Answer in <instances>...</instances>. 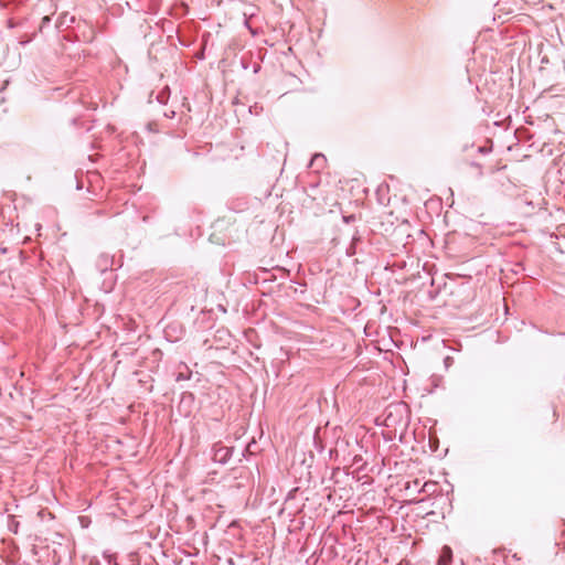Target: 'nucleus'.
I'll use <instances>...</instances> for the list:
<instances>
[{
	"label": "nucleus",
	"mask_w": 565,
	"mask_h": 565,
	"mask_svg": "<svg viewBox=\"0 0 565 565\" xmlns=\"http://www.w3.org/2000/svg\"><path fill=\"white\" fill-rule=\"evenodd\" d=\"M181 7L186 8V6L184 3L178 4V8H181Z\"/></svg>",
	"instance_id": "nucleus-3"
},
{
	"label": "nucleus",
	"mask_w": 565,
	"mask_h": 565,
	"mask_svg": "<svg viewBox=\"0 0 565 565\" xmlns=\"http://www.w3.org/2000/svg\"><path fill=\"white\" fill-rule=\"evenodd\" d=\"M324 157L322 154H316L312 160H311V164H313L315 162L317 161H324Z\"/></svg>",
	"instance_id": "nucleus-2"
},
{
	"label": "nucleus",
	"mask_w": 565,
	"mask_h": 565,
	"mask_svg": "<svg viewBox=\"0 0 565 565\" xmlns=\"http://www.w3.org/2000/svg\"><path fill=\"white\" fill-rule=\"evenodd\" d=\"M181 7L186 8V6L184 3L178 4V8H181Z\"/></svg>",
	"instance_id": "nucleus-4"
},
{
	"label": "nucleus",
	"mask_w": 565,
	"mask_h": 565,
	"mask_svg": "<svg viewBox=\"0 0 565 565\" xmlns=\"http://www.w3.org/2000/svg\"><path fill=\"white\" fill-rule=\"evenodd\" d=\"M183 106H186L188 110H191V107H189L185 103H183Z\"/></svg>",
	"instance_id": "nucleus-5"
},
{
	"label": "nucleus",
	"mask_w": 565,
	"mask_h": 565,
	"mask_svg": "<svg viewBox=\"0 0 565 565\" xmlns=\"http://www.w3.org/2000/svg\"><path fill=\"white\" fill-rule=\"evenodd\" d=\"M451 559H452V551L449 546L445 545L441 548V553L438 558L437 565H450Z\"/></svg>",
	"instance_id": "nucleus-1"
}]
</instances>
